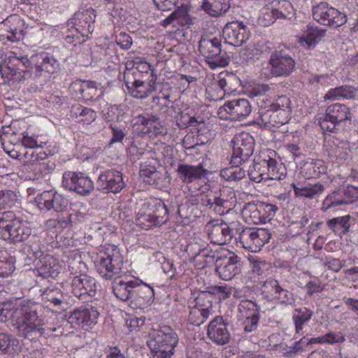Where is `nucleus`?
<instances>
[{
  "mask_svg": "<svg viewBox=\"0 0 358 358\" xmlns=\"http://www.w3.org/2000/svg\"><path fill=\"white\" fill-rule=\"evenodd\" d=\"M59 69V62L46 52L32 55L29 59L27 56H17L16 53L10 52L0 64L2 77L18 82L27 80L33 73L36 77H39L43 72L54 73Z\"/></svg>",
  "mask_w": 358,
  "mask_h": 358,
  "instance_id": "nucleus-1",
  "label": "nucleus"
},
{
  "mask_svg": "<svg viewBox=\"0 0 358 358\" xmlns=\"http://www.w3.org/2000/svg\"><path fill=\"white\" fill-rule=\"evenodd\" d=\"M40 306L29 300L6 301L0 307V317L3 322L10 321L20 336L34 338L45 334Z\"/></svg>",
  "mask_w": 358,
  "mask_h": 358,
  "instance_id": "nucleus-2",
  "label": "nucleus"
},
{
  "mask_svg": "<svg viewBox=\"0 0 358 358\" xmlns=\"http://www.w3.org/2000/svg\"><path fill=\"white\" fill-rule=\"evenodd\" d=\"M193 258L201 268L215 261V271L223 280H230L241 272V258L229 250L199 249Z\"/></svg>",
  "mask_w": 358,
  "mask_h": 358,
  "instance_id": "nucleus-3",
  "label": "nucleus"
},
{
  "mask_svg": "<svg viewBox=\"0 0 358 358\" xmlns=\"http://www.w3.org/2000/svg\"><path fill=\"white\" fill-rule=\"evenodd\" d=\"M257 103L259 117L266 127H279L288 122L290 100L287 96H280L273 101L266 96L257 99Z\"/></svg>",
  "mask_w": 358,
  "mask_h": 358,
  "instance_id": "nucleus-4",
  "label": "nucleus"
},
{
  "mask_svg": "<svg viewBox=\"0 0 358 358\" xmlns=\"http://www.w3.org/2000/svg\"><path fill=\"white\" fill-rule=\"evenodd\" d=\"M170 212V208L161 199H151L139 206L136 212V224L144 229L161 226L169 220Z\"/></svg>",
  "mask_w": 358,
  "mask_h": 358,
  "instance_id": "nucleus-5",
  "label": "nucleus"
},
{
  "mask_svg": "<svg viewBox=\"0 0 358 358\" xmlns=\"http://www.w3.org/2000/svg\"><path fill=\"white\" fill-rule=\"evenodd\" d=\"M319 124L324 132L348 133L352 127L349 108L341 103L330 105L324 115L320 119Z\"/></svg>",
  "mask_w": 358,
  "mask_h": 358,
  "instance_id": "nucleus-6",
  "label": "nucleus"
},
{
  "mask_svg": "<svg viewBox=\"0 0 358 358\" xmlns=\"http://www.w3.org/2000/svg\"><path fill=\"white\" fill-rule=\"evenodd\" d=\"M268 66L263 68L261 72L265 79L273 77H288L296 69V61L291 50L287 48H280L271 52Z\"/></svg>",
  "mask_w": 358,
  "mask_h": 358,
  "instance_id": "nucleus-7",
  "label": "nucleus"
},
{
  "mask_svg": "<svg viewBox=\"0 0 358 358\" xmlns=\"http://www.w3.org/2000/svg\"><path fill=\"white\" fill-rule=\"evenodd\" d=\"M31 232V229L13 211L0 212V236L3 240L14 243L22 242Z\"/></svg>",
  "mask_w": 358,
  "mask_h": 358,
  "instance_id": "nucleus-8",
  "label": "nucleus"
},
{
  "mask_svg": "<svg viewBox=\"0 0 358 358\" xmlns=\"http://www.w3.org/2000/svg\"><path fill=\"white\" fill-rule=\"evenodd\" d=\"M199 50L211 69L227 66L230 61L227 52L222 49L221 39L213 36H203Z\"/></svg>",
  "mask_w": 358,
  "mask_h": 358,
  "instance_id": "nucleus-9",
  "label": "nucleus"
},
{
  "mask_svg": "<svg viewBox=\"0 0 358 358\" xmlns=\"http://www.w3.org/2000/svg\"><path fill=\"white\" fill-rule=\"evenodd\" d=\"M178 343L177 334L170 327L164 326L156 331L147 343L154 357L171 358Z\"/></svg>",
  "mask_w": 358,
  "mask_h": 358,
  "instance_id": "nucleus-10",
  "label": "nucleus"
},
{
  "mask_svg": "<svg viewBox=\"0 0 358 358\" xmlns=\"http://www.w3.org/2000/svg\"><path fill=\"white\" fill-rule=\"evenodd\" d=\"M279 164L275 159L268 156L267 158L259 157L254 159L253 165L248 171L250 179L255 182L263 180H281L283 175L280 172ZM280 166L281 165L280 164Z\"/></svg>",
  "mask_w": 358,
  "mask_h": 358,
  "instance_id": "nucleus-11",
  "label": "nucleus"
},
{
  "mask_svg": "<svg viewBox=\"0 0 358 358\" xmlns=\"http://www.w3.org/2000/svg\"><path fill=\"white\" fill-rule=\"evenodd\" d=\"M96 264L97 272L106 279H112L114 276H120L123 265V258L120 250L115 245H110Z\"/></svg>",
  "mask_w": 358,
  "mask_h": 358,
  "instance_id": "nucleus-12",
  "label": "nucleus"
},
{
  "mask_svg": "<svg viewBox=\"0 0 358 358\" xmlns=\"http://www.w3.org/2000/svg\"><path fill=\"white\" fill-rule=\"evenodd\" d=\"M70 276L66 282L71 285V292L78 298L83 296H94L97 289V284L94 278L87 274L78 272L75 266L69 264Z\"/></svg>",
  "mask_w": 358,
  "mask_h": 358,
  "instance_id": "nucleus-13",
  "label": "nucleus"
},
{
  "mask_svg": "<svg viewBox=\"0 0 358 358\" xmlns=\"http://www.w3.org/2000/svg\"><path fill=\"white\" fill-rule=\"evenodd\" d=\"M230 159L231 164L241 165L250 157L255 149V139L248 132H241L234 136Z\"/></svg>",
  "mask_w": 358,
  "mask_h": 358,
  "instance_id": "nucleus-14",
  "label": "nucleus"
},
{
  "mask_svg": "<svg viewBox=\"0 0 358 358\" xmlns=\"http://www.w3.org/2000/svg\"><path fill=\"white\" fill-rule=\"evenodd\" d=\"M313 19L322 25L338 28L347 22L346 15L326 2L313 8Z\"/></svg>",
  "mask_w": 358,
  "mask_h": 358,
  "instance_id": "nucleus-15",
  "label": "nucleus"
},
{
  "mask_svg": "<svg viewBox=\"0 0 358 358\" xmlns=\"http://www.w3.org/2000/svg\"><path fill=\"white\" fill-rule=\"evenodd\" d=\"M62 185L66 189L85 196L94 189V182L83 172L66 171L62 176Z\"/></svg>",
  "mask_w": 358,
  "mask_h": 358,
  "instance_id": "nucleus-16",
  "label": "nucleus"
},
{
  "mask_svg": "<svg viewBox=\"0 0 358 358\" xmlns=\"http://www.w3.org/2000/svg\"><path fill=\"white\" fill-rule=\"evenodd\" d=\"M271 234L265 229H252L246 228L239 234V242L242 246L252 252L260 250L261 248L268 242Z\"/></svg>",
  "mask_w": 358,
  "mask_h": 358,
  "instance_id": "nucleus-17",
  "label": "nucleus"
},
{
  "mask_svg": "<svg viewBox=\"0 0 358 358\" xmlns=\"http://www.w3.org/2000/svg\"><path fill=\"white\" fill-rule=\"evenodd\" d=\"M35 202L41 211L53 210L57 213H64L69 206V200L63 195L53 191H44L38 194Z\"/></svg>",
  "mask_w": 358,
  "mask_h": 358,
  "instance_id": "nucleus-18",
  "label": "nucleus"
},
{
  "mask_svg": "<svg viewBox=\"0 0 358 358\" xmlns=\"http://www.w3.org/2000/svg\"><path fill=\"white\" fill-rule=\"evenodd\" d=\"M97 186L98 189L104 193L117 194L126 187V183L124 181L122 173L111 169L106 170L99 175Z\"/></svg>",
  "mask_w": 358,
  "mask_h": 358,
  "instance_id": "nucleus-19",
  "label": "nucleus"
},
{
  "mask_svg": "<svg viewBox=\"0 0 358 358\" xmlns=\"http://www.w3.org/2000/svg\"><path fill=\"white\" fill-rule=\"evenodd\" d=\"M250 36V31L242 21H232L223 29V36L226 42L234 46H240L245 43Z\"/></svg>",
  "mask_w": 358,
  "mask_h": 358,
  "instance_id": "nucleus-20",
  "label": "nucleus"
},
{
  "mask_svg": "<svg viewBox=\"0 0 358 358\" xmlns=\"http://www.w3.org/2000/svg\"><path fill=\"white\" fill-rule=\"evenodd\" d=\"M262 287L263 293H265L264 297L268 301L275 300L282 305H291L294 301L293 294L282 288L278 281L275 279L266 280Z\"/></svg>",
  "mask_w": 358,
  "mask_h": 358,
  "instance_id": "nucleus-21",
  "label": "nucleus"
},
{
  "mask_svg": "<svg viewBox=\"0 0 358 358\" xmlns=\"http://www.w3.org/2000/svg\"><path fill=\"white\" fill-rule=\"evenodd\" d=\"M99 315V313L96 308L87 304L74 309L69 315L68 321L73 327H90L92 324H96Z\"/></svg>",
  "mask_w": 358,
  "mask_h": 358,
  "instance_id": "nucleus-22",
  "label": "nucleus"
},
{
  "mask_svg": "<svg viewBox=\"0 0 358 358\" xmlns=\"http://www.w3.org/2000/svg\"><path fill=\"white\" fill-rule=\"evenodd\" d=\"M252 111L249 101L246 99H237L226 102L219 108V114L225 112L228 118L232 120H241L248 117ZM227 118V117H225Z\"/></svg>",
  "mask_w": 358,
  "mask_h": 358,
  "instance_id": "nucleus-23",
  "label": "nucleus"
},
{
  "mask_svg": "<svg viewBox=\"0 0 358 358\" xmlns=\"http://www.w3.org/2000/svg\"><path fill=\"white\" fill-rule=\"evenodd\" d=\"M70 90L79 99L94 101L103 95L101 87L92 81L76 80L70 85Z\"/></svg>",
  "mask_w": 358,
  "mask_h": 358,
  "instance_id": "nucleus-24",
  "label": "nucleus"
},
{
  "mask_svg": "<svg viewBox=\"0 0 358 358\" xmlns=\"http://www.w3.org/2000/svg\"><path fill=\"white\" fill-rule=\"evenodd\" d=\"M278 209L275 205L260 202L257 204H249L245 208V212L249 213L252 222L258 224L271 221Z\"/></svg>",
  "mask_w": 358,
  "mask_h": 358,
  "instance_id": "nucleus-25",
  "label": "nucleus"
},
{
  "mask_svg": "<svg viewBox=\"0 0 358 358\" xmlns=\"http://www.w3.org/2000/svg\"><path fill=\"white\" fill-rule=\"evenodd\" d=\"M137 279L129 280L127 277H115L112 282V289L114 295L122 301H127L131 304L136 285Z\"/></svg>",
  "mask_w": 358,
  "mask_h": 358,
  "instance_id": "nucleus-26",
  "label": "nucleus"
},
{
  "mask_svg": "<svg viewBox=\"0 0 358 358\" xmlns=\"http://www.w3.org/2000/svg\"><path fill=\"white\" fill-rule=\"evenodd\" d=\"M227 324L222 317H215L208 327L207 334L209 338L217 345H224L230 340Z\"/></svg>",
  "mask_w": 358,
  "mask_h": 358,
  "instance_id": "nucleus-27",
  "label": "nucleus"
},
{
  "mask_svg": "<svg viewBox=\"0 0 358 358\" xmlns=\"http://www.w3.org/2000/svg\"><path fill=\"white\" fill-rule=\"evenodd\" d=\"M208 173V171L201 164L197 166L180 164L177 169L178 178L186 184H189L204 178Z\"/></svg>",
  "mask_w": 358,
  "mask_h": 358,
  "instance_id": "nucleus-28",
  "label": "nucleus"
},
{
  "mask_svg": "<svg viewBox=\"0 0 358 358\" xmlns=\"http://www.w3.org/2000/svg\"><path fill=\"white\" fill-rule=\"evenodd\" d=\"M154 295L152 287L137 280L130 306L133 309L141 308L152 301Z\"/></svg>",
  "mask_w": 358,
  "mask_h": 358,
  "instance_id": "nucleus-29",
  "label": "nucleus"
},
{
  "mask_svg": "<svg viewBox=\"0 0 358 358\" xmlns=\"http://www.w3.org/2000/svg\"><path fill=\"white\" fill-rule=\"evenodd\" d=\"M208 235L212 243L221 245L231 241L232 231L225 222H220L210 226Z\"/></svg>",
  "mask_w": 358,
  "mask_h": 358,
  "instance_id": "nucleus-30",
  "label": "nucleus"
},
{
  "mask_svg": "<svg viewBox=\"0 0 358 358\" xmlns=\"http://www.w3.org/2000/svg\"><path fill=\"white\" fill-rule=\"evenodd\" d=\"M193 24V20L190 17L187 6L182 5L172 12L167 17L161 22V25L167 27L172 25L177 27L178 25L189 26Z\"/></svg>",
  "mask_w": 358,
  "mask_h": 358,
  "instance_id": "nucleus-31",
  "label": "nucleus"
},
{
  "mask_svg": "<svg viewBox=\"0 0 358 358\" xmlns=\"http://www.w3.org/2000/svg\"><path fill=\"white\" fill-rule=\"evenodd\" d=\"M294 194L298 198H306L308 199H313L322 194L325 187L324 185L317 182L315 184H292V185Z\"/></svg>",
  "mask_w": 358,
  "mask_h": 358,
  "instance_id": "nucleus-32",
  "label": "nucleus"
},
{
  "mask_svg": "<svg viewBox=\"0 0 358 358\" xmlns=\"http://www.w3.org/2000/svg\"><path fill=\"white\" fill-rule=\"evenodd\" d=\"M60 271L61 266L53 257L46 256L40 259L38 272L43 278H56L60 273Z\"/></svg>",
  "mask_w": 358,
  "mask_h": 358,
  "instance_id": "nucleus-33",
  "label": "nucleus"
},
{
  "mask_svg": "<svg viewBox=\"0 0 358 358\" xmlns=\"http://www.w3.org/2000/svg\"><path fill=\"white\" fill-rule=\"evenodd\" d=\"M326 35V30L317 27H309L306 34L299 38V43L304 48L311 49L315 48Z\"/></svg>",
  "mask_w": 358,
  "mask_h": 358,
  "instance_id": "nucleus-34",
  "label": "nucleus"
},
{
  "mask_svg": "<svg viewBox=\"0 0 358 358\" xmlns=\"http://www.w3.org/2000/svg\"><path fill=\"white\" fill-rule=\"evenodd\" d=\"M21 350L19 341L13 335L0 333V354L15 355Z\"/></svg>",
  "mask_w": 358,
  "mask_h": 358,
  "instance_id": "nucleus-35",
  "label": "nucleus"
},
{
  "mask_svg": "<svg viewBox=\"0 0 358 358\" xmlns=\"http://www.w3.org/2000/svg\"><path fill=\"white\" fill-rule=\"evenodd\" d=\"M152 79L149 80H139L129 90V93L132 96L137 99H143L148 96L152 92L156 90L155 80L152 75Z\"/></svg>",
  "mask_w": 358,
  "mask_h": 358,
  "instance_id": "nucleus-36",
  "label": "nucleus"
},
{
  "mask_svg": "<svg viewBox=\"0 0 358 358\" xmlns=\"http://www.w3.org/2000/svg\"><path fill=\"white\" fill-rule=\"evenodd\" d=\"M351 216L346 215L341 217H336L327 221L326 225L332 232L340 236L347 234L351 226Z\"/></svg>",
  "mask_w": 358,
  "mask_h": 358,
  "instance_id": "nucleus-37",
  "label": "nucleus"
},
{
  "mask_svg": "<svg viewBox=\"0 0 358 358\" xmlns=\"http://www.w3.org/2000/svg\"><path fill=\"white\" fill-rule=\"evenodd\" d=\"M201 8L211 16L222 15L230 8L229 0H203Z\"/></svg>",
  "mask_w": 358,
  "mask_h": 358,
  "instance_id": "nucleus-38",
  "label": "nucleus"
},
{
  "mask_svg": "<svg viewBox=\"0 0 358 358\" xmlns=\"http://www.w3.org/2000/svg\"><path fill=\"white\" fill-rule=\"evenodd\" d=\"M313 315V311L307 308H295L292 317L295 332L298 335L303 334V325L308 323Z\"/></svg>",
  "mask_w": 358,
  "mask_h": 358,
  "instance_id": "nucleus-39",
  "label": "nucleus"
},
{
  "mask_svg": "<svg viewBox=\"0 0 358 358\" xmlns=\"http://www.w3.org/2000/svg\"><path fill=\"white\" fill-rule=\"evenodd\" d=\"M218 85L226 94L236 92L241 86V80L234 73L219 74Z\"/></svg>",
  "mask_w": 358,
  "mask_h": 358,
  "instance_id": "nucleus-40",
  "label": "nucleus"
},
{
  "mask_svg": "<svg viewBox=\"0 0 358 358\" xmlns=\"http://www.w3.org/2000/svg\"><path fill=\"white\" fill-rule=\"evenodd\" d=\"M71 117L75 118L76 122L89 124L96 119V113L88 108L80 104L73 105L71 108Z\"/></svg>",
  "mask_w": 358,
  "mask_h": 358,
  "instance_id": "nucleus-41",
  "label": "nucleus"
},
{
  "mask_svg": "<svg viewBox=\"0 0 358 358\" xmlns=\"http://www.w3.org/2000/svg\"><path fill=\"white\" fill-rule=\"evenodd\" d=\"M328 149L329 155L331 158L338 160L339 162L345 161L350 155L351 150L348 143L345 142H338V143H329Z\"/></svg>",
  "mask_w": 358,
  "mask_h": 358,
  "instance_id": "nucleus-42",
  "label": "nucleus"
},
{
  "mask_svg": "<svg viewBox=\"0 0 358 358\" xmlns=\"http://www.w3.org/2000/svg\"><path fill=\"white\" fill-rule=\"evenodd\" d=\"M220 176L229 183H235L244 178L245 171L240 165L231 164V166L221 170Z\"/></svg>",
  "mask_w": 358,
  "mask_h": 358,
  "instance_id": "nucleus-43",
  "label": "nucleus"
},
{
  "mask_svg": "<svg viewBox=\"0 0 358 358\" xmlns=\"http://www.w3.org/2000/svg\"><path fill=\"white\" fill-rule=\"evenodd\" d=\"M42 299L44 302H50L62 310L65 309L68 304L66 296L57 289L45 290L43 294Z\"/></svg>",
  "mask_w": 358,
  "mask_h": 358,
  "instance_id": "nucleus-44",
  "label": "nucleus"
},
{
  "mask_svg": "<svg viewBox=\"0 0 358 358\" xmlns=\"http://www.w3.org/2000/svg\"><path fill=\"white\" fill-rule=\"evenodd\" d=\"M136 129L144 134H150L152 124H157V117L150 114L141 115L135 118Z\"/></svg>",
  "mask_w": 358,
  "mask_h": 358,
  "instance_id": "nucleus-45",
  "label": "nucleus"
},
{
  "mask_svg": "<svg viewBox=\"0 0 358 358\" xmlns=\"http://www.w3.org/2000/svg\"><path fill=\"white\" fill-rule=\"evenodd\" d=\"M303 170L307 178H317L324 172V162L320 159H312L304 164Z\"/></svg>",
  "mask_w": 358,
  "mask_h": 358,
  "instance_id": "nucleus-46",
  "label": "nucleus"
},
{
  "mask_svg": "<svg viewBox=\"0 0 358 358\" xmlns=\"http://www.w3.org/2000/svg\"><path fill=\"white\" fill-rule=\"evenodd\" d=\"M185 110L179 113L176 117V122L180 129H186L189 127L196 126L201 122L194 116H192Z\"/></svg>",
  "mask_w": 358,
  "mask_h": 358,
  "instance_id": "nucleus-47",
  "label": "nucleus"
},
{
  "mask_svg": "<svg viewBox=\"0 0 358 358\" xmlns=\"http://www.w3.org/2000/svg\"><path fill=\"white\" fill-rule=\"evenodd\" d=\"M210 314L203 309L194 306L189 311L188 321L193 325L199 326L208 318Z\"/></svg>",
  "mask_w": 358,
  "mask_h": 358,
  "instance_id": "nucleus-48",
  "label": "nucleus"
},
{
  "mask_svg": "<svg viewBox=\"0 0 358 358\" xmlns=\"http://www.w3.org/2000/svg\"><path fill=\"white\" fill-rule=\"evenodd\" d=\"M213 299L214 297L210 294L201 291L195 299L194 306L210 313L213 310Z\"/></svg>",
  "mask_w": 358,
  "mask_h": 358,
  "instance_id": "nucleus-49",
  "label": "nucleus"
},
{
  "mask_svg": "<svg viewBox=\"0 0 358 358\" xmlns=\"http://www.w3.org/2000/svg\"><path fill=\"white\" fill-rule=\"evenodd\" d=\"M238 309L245 317L247 316H259L260 307L256 302L250 300H243L239 304Z\"/></svg>",
  "mask_w": 358,
  "mask_h": 358,
  "instance_id": "nucleus-50",
  "label": "nucleus"
},
{
  "mask_svg": "<svg viewBox=\"0 0 358 358\" xmlns=\"http://www.w3.org/2000/svg\"><path fill=\"white\" fill-rule=\"evenodd\" d=\"M10 21L6 20L0 23V36L5 37L8 41L15 42L18 41L17 29L11 28Z\"/></svg>",
  "mask_w": 358,
  "mask_h": 358,
  "instance_id": "nucleus-51",
  "label": "nucleus"
},
{
  "mask_svg": "<svg viewBox=\"0 0 358 358\" xmlns=\"http://www.w3.org/2000/svg\"><path fill=\"white\" fill-rule=\"evenodd\" d=\"M17 201V196L14 192H0V210L13 206Z\"/></svg>",
  "mask_w": 358,
  "mask_h": 358,
  "instance_id": "nucleus-52",
  "label": "nucleus"
},
{
  "mask_svg": "<svg viewBox=\"0 0 358 358\" xmlns=\"http://www.w3.org/2000/svg\"><path fill=\"white\" fill-rule=\"evenodd\" d=\"M141 72L136 69L126 68L123 75V80L129 91L131 88L140 80Z\"/></svg>",
  "mask_w": 358,
  "mask_h": 358,
  "instance_id": "nucleus-53",
  "label": "nucleus"
},
{
  "mask_svg": "<svg viewBox=\"0 0 358 358\" xmlns=\"http://www.w3.org/2000/svg\"><path fill=\"white\" fill-rule=\"evenodd\" d=\"M14 269L13 260L8 259L3 257V252H0V277H8L13 272Z\"/></svg>",
  "mask_w": 358,
  "mask_h": 358,
  "instance_id": "nucleus-54",
  "label": "nucleus"
},
{
  "mask_svg": "<svg viewBox=\"0 0 358 358\" xmlns=\"http://www.w3.org/2000/svg\"><path fill=\"white\" fill-rule=\"evenodd\" d=\"M157 171L155 166H151L150 164H148V162H145L141 164L139 174L143 181L148 184L150 180H152L153 176H155Z\"/></svg>",
  "mask_w": 358,
  "mask_h": 358,
  "instance_id": "nucleus-55",
  "label": "nucleus"
},
{
  "mask_svg": "<svg viewBox=\"0 0 358 358\" xmlns=\"http://www.w3.org/2000/svg\"><path fill=\"white\" fill-rule=\"evenodd\" d=\"M23 250L27 255V259L32 262L40 259L43 254L37 244L27 245Z\"/></svg>",
  "mask_w": 358,
  "mask_h": 358,
  "instance_id": "nucleus-56",
  "label": "nucleus"
},
{
  "mask_svg": "<svg viewBox=\"0 0 358 358\" xmlns=\"http://www.w3.org/2000/svg\"><path fill=\"white\" fill-rule=\"evenodd\" d=\"M259 320V316H247L245 317V320L243 321V325L244 329V332L246 334H250L255 332L257 331L258 327V322Z\"/></svg>",
  "mask_w": 358,
  "mask_h": 358,
  "instance_id": "nucleus-57",
  "label": "nucleus"
},
{
  "mask_svg": "<svg viewBox=\"0 0 358 358\" xmlns=\"http://www.w3.org/2000/svg\"><path fill=\"white\" fill-rule=\"evenodd\" d=\"M325 343L334 345L345 341V336L341 331H330L324 335Z\"/></svg>",
  "mask_w": 358,
  "mask_h": 358,
  "instance_id": "nucleus-58",
  "label": "nucleus"
},
{
  "mask_svg": "<svg viewBox=\"0 0 358 358\" xmlns=\"http://www.w3.org/2000/svg\"><path fill=\"white\" fill-rule=\"evenodd\" d=\"M308 342L306 336L302 337L300 340L295 342L292 346L289 347L287 353L289 355H295L299 352L306 351L308 348Z\"/></svg>",
  "mask_w": 358,
  "mask_h": 358,
  "instance_id": "nucleus-59",
  "label": "nucleus"
},
{
  "mask_svg": "<svg viewBox=\"0 0 358 358\" xmlns=\"http://www.w3.org/2000/svg\"><path fill=\"white\" fill-rule=\"evenodd\" d=\"M271 91V87L268 84H259L255 85L250 91L251 95L253 97L261 99L266 96Z\"/></svg>",
  "mask_w": 358,
  "mask_h": 358,
  "instance_id": "nucleus-60",
  "label": "nucleus"
},
{
  "mask_svg": "<svg viewBox=\"0 0 358 358\" xmlns=\"http://www.w3.org/2000/svg\"><path fill=\"white\" fill-rule=\"evenodd\" d=\"M155 257L157 259V261L162 264V268L164 272L167 274H171L170 277L172 278L174 275L173 263L167 260L162 252H157Z\"/></svg>",
  "mask_w": 358,
  "mask_h": 358,
  "instance_id": "nucleus-61",
  "label": "nucleus"
},
{
  "mask_svg": "<svg viewBox=\"0 0 358 358\" xmlns=\"http://www.w3.org/2000/svg\"><path fill=\"white\" fill-rule=\"evenodd\" d=\"M343 199L348 201V205L358 200V187L353 185H348L343 192Z\"/></svg>",
  "mask_w": 358,
  "mask_h": 358,
  "instance_id": "nucleus-62",
  "label": "nucleus"
},
{
  "mask_svg": "<svg viewBox=\"0 0 358 358\" xmlns=\"http://www.w3.org/2000/svg\"><path fill=\"white\" fill-rule=\"evenodd\" d=\"M116 43L122 49L128 50L132 45V39L127 33L120 32L116 36Z\"/></svg>",
  "mask_w": 358,
  "mask_h": 358,
  "instance_id": "nucleus-63",
  "label": "nucleus"
},
{
  "mask_svg": "<svg viewBox=\"0 0 358 358\" xmlns=\"http://www.w3.org/2000/svg\"><path fill=\"white\" fill-rule=\"evenodd\" d=\"M153 2L159 10L166 11L175 8L179 0H153Z\"/></svg>",
  "mask_w": 358,
  "mask_h": 358,
  "instance_id": "nucleus-64",
  "label": "nucleus"
}]
</instances>
